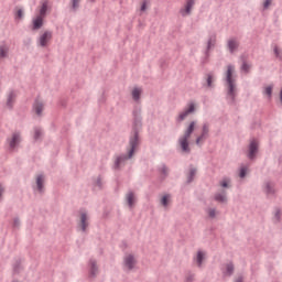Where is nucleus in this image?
I'll return each instance as SVG.
<instances>
[{
	"label": "nucleus",
	"mask_w": 282,
	"mask_h": 282,
	"mask_svg": "<svg viewBox=\"0 0 282 282\" xmlns=\"http://www.w3.org/2000/svg\"><path fill=\"white\" fill-rule=\"evenodd\" d=\"M132 124L134 133L129 140L128 154H119L115 156V171H120V169L127 164V161L133 158L135 151H138V147H140V135L138 134V130L142 128V109H140V107H134L132 110Z\"/></svg>",
	"instance_id": "1"
},
{
	"label": "nucleus",
	"mask_w": 282,
	"mask_h": 282,
	"mask_svg": "<svg viewBox=\"0 0 282 282\" xmlns=\"http://www.w3.org/2000/svg\"><path fill=\"white\" fill-rule=\"evenodd\" d=\"M224 85L227 102L235 105V102H237V96L239 95V88L237 87V72L232 64H228L224 73Z\"/></svg>",
	"instance_id": "2"
},
{
	"label": "nucleus",
	"mask_w": 282,
	"mask_h": 282,
	"mask_svg": "<svg viewBox=\"0 0 282 282\" xmlns=\"http://www.w3.org/2000/svg\"><path fill=\"white\" fill-rule=\"evenodd\" d=\"M197 127V121H191L185 129L184 133L178 138V147L182 153H191V135L195 132V128Z\"/></svg>",
	"instance_id": "3"
},
{
	"label": "nucleus",
	"mask_w": 282,
	"mask_h": 282,
	"mask_svg": "<svg viewBox=\"0 0 282 282\" xmlns=\"http://www.w3.org/2000/svg\"><path fill=\"white\" fill-rule=\"evenodd\" d=\"M23 142V134L21 131H14L7 138V149L9 153H19L21 143Z\"/></svg>",
	"instance_id": "4"
},
{
	"label": "nucleus",
	"mask_w": 282,
	"mask_h": 282,
	"mask_svg": "<svg viewBox=\"0 0 282 282\" xmlns=\"http://www.w3.org/2000/svg\"><path fill=\"white\" fill-rule=\"evenodd\" d=\"M195 111H197V104L195 101H189L186 107L175 117L176 124H182V122H184L188 116L195 113Z\"/></svg>",
	"instance_id": "5"
},
{
	"label": "nucleus",
	"mask_w": 282,
	"mask_h": 282,
	"mask_svg": "<svg viewBox=\"0 0 282 282\" xmlns=\"http://www.w3.org/2000/svg\"><path fill=\"white\" fill-rule=\"evenodd\" d=\"M52 39H54V32L51 30L43 31L40 33L36 43L37 47H48L50 43H52Z\"/></svg>",
	"instance_id": "6"
},
{
	"label": "nucleus",
	"mask_w": 282,
	"mask_h": 282,
	"mask_svg": "<svg viewBox=\"0 0 282 282\" xmlns=\"http://www.w3.org/2000/svg\"><path fill=\"white\" fill-rule=\"evenodd\" d=\"M138 265V257L134 253H126L123 257V270L131 272Z\"/></svg>",
	"instance_id": "7"
},
{
	"label": "nucleus",
	"mask_w": 282,
	"mask_h": 282,
	"mask_svg": "<svg viewBox=\"0 0 282 282\" xmlns=\"http://www.w3.org/2000/svg\"><path fill=\"white\" fill-rule=\"evenodd\" d=\"M88 228H89V214L87 213V210H80L78 223H77V230H79V232H87Z\"/></svg>",
	"instance_id": "8"
},
{
	"label": "nucleus",
	"mask_w": 282,
	"mask_h": 282,
	"mask_svg": "<svg viewBox=\"0 0 282 282\" xmlns=\"http://www.w3.org/2000/svg\"><path fill=\"white\" fill-rule=\"evenodd\" d=\"M259 153V141L257 139H251L247 147L246 155L248 160H257Z\"/></svg>",
	"instance_id": "9"
},
{
	"label": "nucleus",
	"mask_w": 282,
	"mask_h": 282,
	"mask_svg": "<svg viewBox=\"0 0 282 282\" xmlns=\"http://www.w3.org/2000/svg\"><path fill=\"white\" fill-rule=\"evenodd\" d=\"M210 133V124L208 122H205L202 127L200 134L196 138V144L197 147H202L206 140H208V135Z\"/></svg>",
	"instance_id": "10"
},
{
	"label": "nucleus",
	"mask_w": 282,
	"mask_h": 282,
	"mask_svg": "<svg viewBox=\"0 0 282 282\" xmlns=\"http://www.w3.org/2000/svg\"><path fill=\"white\" fill-rule=\"evenodd\" d=\"M262 191L267 197H274L276 195V184L272 181H265L262 185Z\"/></svg>",
	"instance_id": "11"
},
{
	"label": "nucleus",
	"mask_w": 282,
	"mask_h": 282,
	"mask_svg": "<svg viewBox=\"0 0 282 282\" xmlns=\"http://www.w3.org/2000/svg\"><path fill=\"white\" fill-rule=\"evenodd\" d=\"M196 1L197 0H185V4L180 9L181 17H191Z\"/></svg>",
	"instance_id": "12"
},
{
	"label": "nucleus",
	"mask_w": 282,
	"mask_h": 282,
	"mask_svg": "<svg viewBox=\"0 0 282 282\" xmlns=\"http://www.w3.org/2000/svg\"><path fill=\"white\" fill-rule=\"evenodd\" d=\"M216 45H217V34L212 33V34H209V36L207 39L205 56H207V57L210 56V52H213V50H215Z\"/></svg>",
	"instance_id": "13"
},
{
	"label": "nucleus",
	"mask_w": 282,
	"mask_h": 282,
	"mask_svg": "<svg viewBox=\"0 0 282 282\" xmlns=\"http://www.w3.org/2000/svg\"><path fill=\"white\" fill-rule=\"evenodd\" d=\"M35 193L43 194L45 193V175L39 174L35 178V186H33Z\"/></svg>",
	"instance_id": "14"
},
{
	"label": "nucleus",
	"mask_w": 282,
	"mask_h": 282,
	"mask_svg": "<svg viewBox=\"0 0 282 282\" xmlns=\"http://www.w3.org/2000/svg\"><path fill=\"white\" fill-rule=\"evenodd\" d=\"M204 261H206V251L199 249L193 257V263L196 268H204Z\"/></svg>",
	"instance_id": "15"
},
{
	"label": "nucleus",
	"mask_w": 282,
	"mask_h": 282,
	"mask_svg": "<svg viewBox=\"0 0 282 282\" xmlns=\"http://www.w3.org/2000/svg\"><path fill=\"white\" fill-rule=\"evenodd\" d=\"M88 276L89 279H96L98 276V262L96 259L88 261Z\"/></svg>",
	"instance_id": "16"
},
{
	"label": "nucleus",
	"mask_w": 282,
	"mask_h": 282,
	"mask_svg": "<svg viewBox=\"0 0 282 282\" xmlns=\"http://www.w3.org/2000/svg\"><path fill=\"white\" fill-rule=\"evenodd\" d=\"M221 272H223V276L225 278L232 276V274H235V263L230 261L227 263H224L221 267Z\"/></svg>",
	"instance_id": "17"
},
{
	"label": "nucleus",
	"mask_w": 282,
	"mask_h": 282,
	"mask_svg": "<svg viewBox=\"0 0 282 282\" xmlns=\"http://www.w3.org/2000/svg\"><path fill=\"white\" fill-rule=\"evenodd\" d=\"M214 200L218 204H228V192L225 189L216 192L214 194Z\"/></svg>",
	"instance_id": "18"
},
{
	"label": "nucleus",
	"mask_w": 282,
	"mask_h": 282,
	"mask_svg": "<svg viewBox=\"0 0 282 282\" xmlns=\"http://www.w3.org/2000/svg\"><path fill=\"white\" fill-rule=\"evenodd\" d=\"M44 23H45V18L36 14L35 17L32 18V30L33 31L41 30Z\"/></svg>",
	"instance_id": "19"
},
{
	"label": "nucleus",
	"mask_w": 282,
	"mask_h": 282,
	"mask_svg": "<svg viewBox=\"0 0 282 282\" xmlns=\"http://www.w3.org/2000/svg\"><path fill=\"white\" fill-rule=\"evenodd\" d=\"M227 50L229 51L230 54H235V52L239 50V39L230 37L227 41Z\"/></svg>",
	"instance_id": "20"
},
{
	"label": "nucleus",
	"mask_w": 282,
	"mask_h": 282,
	"mask_svg": "<svg viewBox=\"0 0 282 282\" xmlns=\"http://www.w3.org/2000/svg\"><path fill=\"white\" fill-rule=\"evenodd\" d=\"M14 102H17V90H9L6 102L7 109H12V107H14Z\"/></svg>",
	"instance_id": "21"
},
{
	"label": "nucleus",
	"mask_w": 282,
	"mask_h": 282,
	"mask_svg": "<svg viewBox=\"0 0 282 282\" xmlns=\"http://www.w3.org/2000/svg\"><path fill=\"white\" fill-rule=\"evenodd\" d=\"M10 56V44L2 42L0 44V61H6Z\"/></svg>",
	"instance_id": "22"
},
{
	"label": "nucleus",
	"mask_w": 282,
	"mask_h": 282,
	"mask_svg": "<svg viewBox=\"0 0 282 282\" xmlns=\"http://www.w3.org/2000/svg\"><path fill=\"white\" fill-rule=\"evenodd\" d=\"M47 10H50V1L43 0L40 3L37 15L45 19L47 17Z\"/></svg>",
	"instance_id": "23"
},
{
	"label": "nucleus",
	"mask_w": 282,
	"mask_h": 282,
	"mask_svg": "<svg viewBox=\"0 0 282 282\" xmlns=\"http://www.w3.org/2000/svg\"><path fill=\"white\" fill-rule=\"evenodd\" d=\"M43 109H45V104L43 100L36 99L33 104V111H35L36 116H43Z\"/></svg>",
	"instance_id": "24"
},
{
	"label": "nucleus",
	"mask_w": 282,
	"mask_h": 282,
	"mask_svg": "<svg viewBox=\"0 0 282 282\" xmlns=\"http://www.w3.org/2000/svg\"><path fill=\"white\" fill-rule=\"evenodd\" d=\"M215 80H217V76H215V73H208L206 75L205 87H207V89H213L215 87Z\"/></svg>",
	"instance_id": "25"
},
{
	"label": "nucleus",
	"mask_w": 282,
	"mask_h": 282,
	"mask_svg": "<svg viewBox=\"0 0 282 282\" xmlns=\"http://www.w3.org/2000/svg\"><path fill=\"white\" fill-rule=\"evenodd\" d=\"M126 202L129 208L132 209L133 206H135V202H137L135 193H133L132 191L128 192L126 195Z\"/></svg>",
	"instance_id": "26"
},
{
	"label": "nucleus",
	"mask_w": 282,
	"mask_h": 282,
	"mask_svg": "<svg viewBox=\"0 0 282 282\" xmlns=\"http://www.w3.org/2000/svg\"><path fill=\"white\" fill-rule=\"evenodd\" d=\"M158 172L160 174V178L161 180H165L169 177V167L165 165V164H161L159 167H158Z\"/></svg>",
	"instance_id": "27"
},
{
	"label": "nucleus",
	"mask_w": 282,
	"mask_h": 282,
	"mask_svg": "<svg viewBox=\"0 0 282 282\" xmlns=\"http://www.w3.org/2000/svg\"><path fill=\"white\" fill-rule=\"evenodd\" d=\"M274 89L273 85L264 86L262 89V96H265L268 100H272V91Z\"/></svg>",
	"instance_id": "28"
},
{
	"label": "nucleus",
	"mask_w": 282,
	"mask_h": 282,
	"mask_svg": "<svg viewBox=\"0 0 282 282\" xmlns=\"http://www.w3.org/2000/svg\"><path fill=\"white\" fill-rule=\"evenodd\" d=\"M272 221H273V224H281V221H282V210L280 208L274 209Z\"/></svg>",
	"instance_id": "29"
},
{
	"label": "nucleus",
	"mask_w": 282,
	"mask_h": 282,
	"mask_svg": "<svg viewBox=\"0 0 282 282\" xmlns=\"http://www.w3.org/2000/svg\"><path fill=\"white\" fill-rule=\"evenodd\" d=\"M195 175H197V167L191 165L189 172L187 174V184H191V182H193V180H195Z\"/></svg>",
	"instance_id": "30"
},
{
	"label": "nucleus",
	"mask_w": 282,
	"mask_h": 282,
	"mask_svg": "<svg viewBox=\"0 0 282 282\" xmlns=\"http://www.w3.org/2000/svg\"><path fill=\"white\" fill-rule=\"evenodd\" d=\"M131 95L134 102H140V97L142 96V88H133Z\"/></svg>",
	"instance_id": "31"
},
{
	"label": "nucleus",
	"mask_w": 282,
	"mask_h": 282,
	"mask_svg": "<svg viewBox=\"0 0 282 282\" xmlns=\"http://www.w3.org/2000/svg\"><path fill=\"white\" fill-rule=\"evenodd\" d=\"M102 186H105V181H102V176H97L94 182L95 191H101Z\"/></svg>",
	"instance_id": "32"
},
{
	"label": "nucleus",
	"mask_w": 282,
	"mask_h": 282,
	"mask_svg": "<svg viewBox=\"0 0 282 282\" xmlns=\"http://www.w3.org/2000/svg\"><path fill=\"white\" fill-rule=\"evenodd\" d=\"M169 204H171V194H165L161 198V205L163 208H169Z\"/></svg>",
	"instance_id": "33"
},
{
	"label": "nucleus",
	"mask_w": 282,
	"mask_h": 282,
	"mask_svg": "<svg viewBox=\"0 0 282 282\" xmlns=\"http://www.w3.org/2000/svg\"><path fill=\"white\" fill-rule=\"evenodd\" d=\"M219 186H220L221 188H231L232 185H231L230 178L225 177V178H223L221 181H219Z\"/></svg>",
	"instance_id": "34"
},
{
	"label": "nucleus",
	"mask_w": 282,
	"mask_h": 282,
	"mask_svg": "<svg viewBox=\"0 0 282 282\" xmlns=\"http://www.w3.org/2000/svg\"><path fill=\"white\" fill-rule=\"evenodd\" d=\"M206 213H207L209 219H215V217H217V215H219V212H217L216 208H207Z\"/></svg>",
	"instance_id": "35"
},
{
	"label": "nucleus",
	"mask_w": 282,
	"mask_h": 282,
	"mask_svg": "<svg viewBox=\"0 0 282 282\" xmlns=\"http://www.w3.org/2000/svg\"><path fill=\"white\" fill-rule=\"evenodd\" d=\"M78 8H80V0H70L72 12H77Z\"/></svg>",
	"instance_id": "36"
},
{
	"label": "nucleus",
	"mask_w": 282,
	"mask_h": 282,
	"mask_svg": "<svg viewBox=\"0 0 282 282\" xmlns=\"http://www.w3.org/2000/svg\"><path fill=\"white\" fill-rule=\"evenodd\" d=\"M248 175V166L247 165H241L239 169V177L243 180Z\"/></svg>",
	"instance_id": "37"
},
{
	"label": "nucleus",
	"mask_w": 282,
	"mask_h": 282,
	"mask_svg": "<svg viewBox=\"0 0 282 282\" xmlns=\"http://www.w3.org/2000/svg\"><path fill=\"white\" fill-rule=\"evenodd\" d=\"M251 65L248 64L246 61L242 62V65L240 67L241 72H243L245 74H249L250 69H251Z\"/></svg>",
	"instance_id": "38"
},
{
	"label": "nucleus",
	"mask_w": 282,
	"mask_h": 282,
	"mask_svg": "<svg viewBox=\"0 0 282 282\" xmlns=\"http://www.w3.org/2000/svg\"><path fill=\"white\" fill-rule=\"evenodd\" d=\"M43 137V129L41 128H34V140H39L40 138Z\"/></svg>",
	"instance_id": "39"
},
{
	"label": "nucleus",
	"mask_w": 282,
	"mask_h": 282,
	"mask_svg": "<svg viewBox=\"0 0 282 282\" xmlns=\"http://www.w3.org/2000/svg\"><path fill=\"white\" fill-rule=\"evenodd\" d=\"M273 52H274V55L276 58H281L282 51H281V48H279V46L275 45L273 47Z\"/></svg>",
	"instance_id": "40"
},
{
	"label": "nucleus",
	"mask_w": 282,
	"mask_h": 282,
	"mask_svg": "<svg viewBox=\"0 0 282 282\" xmlns=\"http://www.w3.org/2000/svg\"><path fill=\"white\" fill-rule=\"evenodd\" d=\"M272 6V0H264L263 10H268Z\"/></svg>",
	"instance_id": "41"
},
{
	"label": "nucleus",
	"mask_w": 282,
	"mask_h": 282,
	"mask_svg": "<svg viewBox=\"0 0 282 282\" xmlns=\"http://www.w3.org/2000/svg\"><path fill=\"white\" fill-rule=\"evenodd\" d=\"M23 18V9H19L15 13V19H22Z\"/></svg>",
	"instance_id": "42"
},
{
	"label": "nucleus",
	"mask_w": 282,
	"mask_h": 282,
	"mask_svg": "<svg viewBox=\"0 0 282 282\" xmlns=\"http://www.w3.org/2000/svg\"><path fill=\"white\" fill-rule=\"evenodd\" d=\"M21 226V220L19 218L13 219V228H19Z\"/></svg>",
	"instance_id": "43"
},
{
	"label": "nucleus",
	"mask_w": 282,
	"mask_h": 282,
	"mask_svg": "<svg viewBox=\"0 0 282 282\" xmlns=\"http://www.w3.org/2000/svg\"><path fill=\"white\" fill-rule=\"evenodd\" d=\"M195 280V274L189 273L186 275V282H193Z\"/></svg>",
	"instance_id": "44"
},
{
	"label": "nucleus",
	"mask_w": 282,
	"mask_h": 282,
	"mask_svg": "<svg viewBox=\"0 0 282 282\" xmlns=\"http://www.w3.org/2000/svg\"><path fill=\"white\" fill-rule=\"evenodd\" d=\"M3 193H6V187H3V185L0 184V202L3 197Z\"/></svg>",
	"instance_id": "45"
},
{
	"label": "nucleus",
	"mask_w": 282,
	"mask_h": 282,
	"mask_svg": "<svg viewBox=\"0 0 282 282\" xmlns=\"http://www.w3.org/2000/svg\"><path fill=\"white\" fill-rule=\"evenodd\" d=\"M235 282H243V275H239V276L235 280Z\"/></svg>",
	"instance_id": "46"
},
{
	"label": "nucleus",
	"mask_w": 282,
	"mask_h": 282,
	"mask_svg": "<svg viewBox=\"0 0 282 282\" xmlns=\"http://www.w3.org/2000/svg\"><path fill=\"white\" fill-rule=\"evenodd\" d=\"M144 10H147V2H143L141 6V12H144Z\"/></svg>",
	"instance_id": "47"
},
{
	"label": "nucleus",
	"mask_w": 282,
	"mask_h": 282,
	"mask_svg": "<svg viewBox=\"0 0 282 282\" xmlns=\"http://www.w3.org/2000/svg\"><path fill=\"white\" fill-rule=\"evenodd\" d=\"M280 102H281V105H282V87H281V89H280Z\"/></svg>",
	"instance_id": "48"
},
{
	"label": "nucleus",
	"mask_w": 282,
	"mask_h": 282,
	"mask_svg": "<svg viewBox=\"0 0 282 282\" xmlns=\"http://www.w3.org/2000/svg\"><path fill=\"white\" fill-rule=\"evenodd\" d=\"M93 3L96 2V0H90Z\"/></svg>",
	"instance_id": "49"
}]
</instances>
